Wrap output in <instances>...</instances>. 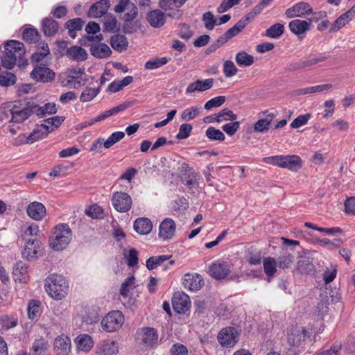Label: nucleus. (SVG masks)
I'll use <instances>...</instances> for the list:
<instances>
[{"instance_id": "1", "label": "nucleus", "mask_w": 355, "mask_h": 355, "mask_svg": "<svg viewBox=\"0 0 355 355\" xmlns=\"http://www.w3.org/2000/svg\"><path fill=\"white\" fill-rule=\"evenodd\" d=\"M26 50L24 44L17 40H10L5 44V54L1 59L3 67L8 69H12L19 59V67L25 65L26 61L23 59Z\"/></svg>"}, {"instance_id": "2", "label": "nucleus", "mask_w": 355, "mask_h": 355, "mask_svg": "<svg viewBox=\"0 0 355 355\" xmlns=\"http://www.w3.org/2000/svg\"><path fill=\"white\" fill-rule=\"evenodd\" d=\"M44 287L49 295L56 300L65 297L69 291L68 282L64 277L55 273L46 278Z\"/></svg>"}, {"instance_id": "3", "label": "nucleus", "mask_w": 355, "mask_h": 355, "mask_svg": "<svg viewBox=\"0 0 355 355\" xmlns=\"http://www.w3.org/2000/svg\"><path fill=\"white\" fill-rule=\"evenodd\" d=\"M72 239V231L67 224L62 223L55 226L49 238V245L54 250L65 249Z\"/></svg>"}, {"instance_id": "4", "label": "nucleus", "mask_w": 355, "mask_h": 355, "mask_svg": "<svg viewBox=\"0 0 355 355\" xmlns=\"http://www.w3.org/2000/svg\"><path fill=\"white\" fill-rule=\"evenodd\" d=\"M35 102L32 101H15L10 110L12 115L10 122L21 123L35 112Z\"/></svg>"}, {"instance_id": "5", "label": "nucleus", "mask_w": 355, "mask_h": 355, "mask_svg": "<svg viewBox=\"0 0 355 355\" xmlns=\"http://www.w3.org/2000/svg\"><path fill=\"white\" fill-rule=\"evenodd\" d=\"M263 162L291 171H297L302 167L301 158L295 155H275L263 158Z\"/></svg>"}, {"instance_id": "6", "label": "nucleus", "mask_w": 355, "mask_h": 355, "mask_svg": "<svg viewBox=\"0 0 355 355\" xmlns=\"http://www.w3.org/2000/svg\"><path fill=\"white\" fill-rule=\"evenodd\" d=\"M157 330L153 327L139 329L136 333V340L144 347L155 348L158 344Z\"/></svg>"}, {"instance_id": "7", "label": "nucleus", "mask_w": 355, "mask_h": 355, "mask_svg": "<svg viewBox=\"0 0 355 355\" xmlns=\"http://www.w3.org/2000/svg\"><path fill=\"white\" fill-rule=\"evenodd\" d=\"M124 322V317L121 311L110 312L101 321L103 329L107 332H114L118 330Z\"/></svg>"}, {"instance_id": "8", "label": "nucleus", "mask_w": 355, "mask_h": 355, "mask_svg": "<svg viewBox=\"0 0 355 355\" xmlns=\"http://www.w3.org/2000/svg\"><path fill=\"white\" fill-rule=\"evenodd\" d=\"M181 182L188 188L192 189L198 187V178L199 177L193 168L187 163L183 162L179 168Z\"/></svg>"}, {"instance_id": "9", "label": "nucleus", "mask_w": 355, "mask_h": 355, "mask_svg": "<svg viewBox=\"0 0 355 355\" xmlns=\"http://www.w3.org/2000/svg\"><path fill=\"white\" fill-rule=\"evenodd\" d=\"M85 76L84 68L70 69L67 72L64 85L78 89L80 86L86 84L87 79L83 77Z\"/></svg>"}, {"instance_id": "10", "label": "nucleus", "mask_w": 355, "mask_h": 355, "mask_svg": "<svg viewBox=\"0 0 355 355\" xmlns=\"http://www.w3.org/2000/svg\"><path fill=\"white\" fill-rule=\"evenodd\" d=\"M208 274L216 280H221L227 278L231 273V266L229 263L218 260L212 263L208 269Z\"/></svg>"}, {"instance_id": "11", "label": "nucleus", "mask_w": 355, "mask_h": 355, "mask_svg": "<svg viewBox=\"0 0 355 355\" xmlns=\"http://www.w3.org/2000/svg\"><path fill=\"white\" fill-rule=\"evenodd\" d=\"M50 49L47 43L43 42L37 45V51L33 53L31 61L36 65H49L51 63Z\"/></svg>"}, {"instance_id": "12", "label": "nucleus", "mask_w": 355, "mask_h": 355, "mask_svg": "<svg viewBox=\"0 0 355 355\" xmlns=\"http://www.w3.org/2000/svg\"><path fill=\"white\" fill-rule=\"evenodd\" d=\"M112 204L119 212H127L132 207L131 197L125 192H114L112 198Z\"/></svg>"}, {"instance_id": "13", "label": "nucleus", "mask_w": 355, "mask_h": 355, "mask_svg": "<svg viewBox=\"0 0 355 355\" xmlns=\"http://www.w3.org/2000/svg\"><path fill=\"white\" fill-rule=\"evenodd\" d=\"M217 338L223 347H232L238 342V334L234 327H227L218 333Z\"/></svg>"}, {"instance_id": "14", "label": "nucleus", "mask_w": 355, "mask_h": 355, "mask_svg": "<svg viewBox=\"0 0 355 355\" xmlns=\"http://www.w3.org/2000/svg\"><path fill=\"white\" fill-rule=\"evenodd\" d=\"M309 333L303 327L291 329L288 335V343L291 346L300 347L309 340Z\"/></svg>"}, {"instance_id": "15", "label": "nucleus", "mask_w": 355, "mask_h": 355, "mask_svg": "<svg viewBox=\"0 0 355 355\" xmlns=\"http://www.w3.org/2000/svg\"><path fill=\"white\" fill-rule=\"evenodd\" d=\"M81 45L89 47L91 55L98 59H106L112 54V50L109 46L103 42H93L92 44L81 42Z\"/></svg>"}, {"instance_id": "16", "label": "nucleus", "mask_w": 355, "mask_h": 355, "mask_svg": "<svg viewBox=\"0 0 355 355\" xmlns=\"http://www.w3.org/2000/svg\"><path fill=\"white\" fill-rule=\"evenodd\" d=\"M48 65H36L31 73L32 78L37 81L48 83L54 80L55 74Z\"/></svg>"}, {"instance_id": "17", "label": "nucleus", "mask_w": 355, "mask_h": 355, "mask_svg": "<svg viewBox=\"0 0 355 355\" xmlns=\"http://www.w3.org/2000/svg\"><path fill=\"white\" fill-rule=\"evenodd\" d=\"M172 304L175 312L185 313L191 306L190 298L183 292H176L172 299Z\"/></svg>"}, {"instance_id": "18", "label": "nucleus", "mask_w": 355, "mask_h": 355, "mask_svg": "<svg viewBox=\"0 0 355 355\" xmlns=\"http://www.w3.org/2000/svg\"><path fill=\"white\" fill-rule=\"evenodd\" d=\"M311 13H312L311 6L308 3L302 1L288 8L285 15L288 18H293L296 17H304Z\"/></svg>"}, {"instance_id": "19", "label": "nucleus", "mask_w": 355, "mask_h": 355, "mask_svg": "<svg viewBox=\"0 0 355 355\" xmlns=\"http://www.w3.org/2000/svg\"><path fill=\"white\" fill-rule=\"evenodd\" d=\"M184 287L191 291H199L204 285V279L199 274L184 275L183 277Z\"/></svg>"}, {"instance_id": "20", "label": "nucleus", "mask_w": 355, "mask_h": 355, "mask_svg": "<svg viewBox=\"0 0 355 355\" xmlns=\"http://www.w3.org/2000/svg\"><path fill=\"white\" fill-rule=\"evenodd\" d=\"M26 213L32 219L40 221L46 216V209L42 202L35 201L28 205Z\"/></svg>"}, {"instance_id": "21", "label": "nucleus", "mask_w": 355, "mask_h": 355, "mask_svg": "<svg viewBox=\"0 0 355 355\" xmlns=\"http://www.w3.org/2000/svg\"><path fill=\"white\" fill-rule=\"evenodd\" d=\"M110 6L109 0H100L91 6L87 16L90 18H98L107 13Z\"/></svg>"}, {"instance_id": "22", "label": "nucleus", "mask_w": 355, "mask_h": 355, "mask_svg": "<svg viewBox=\"0 0 355 355\" xmlns=\"http://www.w3.org/2000/svg\"><path fill=\"white\" fill-rule=\"evenodd\" d=\"M175 229V221L170 218H167L159 225V236L163 240L170 239L173 236Z\"/></svg>"}, {"instance_id": "23", "label": "nucleus", "mask_w": 355, "mask_h": 355, "mask_svg": "<svg viewBox=\"0 0 355 355\" xmlns=\"http://www.w3.org/2000/svg\"><path fill=\"white\" fill-rule=\"evenodd\" d=\"M288 27L293 34L303 38L306 32L310 30V22L307 20L294 19L289 22Z\"/></svg>"}, {"instance_id": "24", "label": "nucleus", "mask_w": 355, "mask_h": 355, "mask_svg": "<svg viewBox=\"0 0 355 355\" xmlns=\"http://www.w3.org/2000/svg\"><path fill=\"white\" fill-rule=\"evenodd\" d=\"M50 132L49 127L46 124L36 125L31 133L26 137L25 143L32 144L46 137Z\"/></svg>"}, {"instance_id": "25", "label": "nucleus", "mask_w": 355, "mask_h": 355, "mask_svg": "<svg viewBox=\"0 0 355 355\" xmlns=\"http://www.w3.org/2000/svg\"><path fill=\"white\" fill-rule=\"evenodd\" d=\"M213 78H207L205 80H197L193 83H190L186 89L187 94H191L194 92H205L212 87L214 84Z\"/></svg>"}, {"instance_id": "26", "label": "nucleus", "mask_w": 355, "mask_h": 355, "mask_svg": "<svg viewBox=\"0 0 355 355\" xmlns=\"http://www.w3.org/2000/svg\"><path fill=\"white\" fill-rule=\"evenodd\" d=\"M65 55L75 62H83L87 59L88 54L85 49L79 46H72L67 49Z\"/></svg>"}, {"instance_id": "27", "label": "nucleus", "mask_w": 355, "mask_h": 355, "mask_svg": "<svg viewBox=\"0 0 355 355\" xmlns=\"http://www.w3.org/2000/svg\"><path fill=\"white\" fill-rule=\"evenodd\" d=\"M28 266L19 261L13 267L12 275L15 282L26 283L29 279Z\"/></svg>"}, {"instance_id": "28", "label": "nucleus", "mask_w": 355, "mask_h": 355, "mask_svg": "<svg viewBox=\"0 0 355 355\" xmlns=\"http://www.w3.org/2000/svg\"><path fill=\"white\" fill-rule=\"evenodd\" d=\"M40 243V241L37 239L28 240L21 252L22 257L28 260L36 257L38 253Z\"/></svg>"}, {"instance_id": "29", "label": "nucleus", "mask_w": 355, "mask_h": 355, "mask_svg": "<svg viewBox=\"0 0 355 355\" xmlns=\"http://www.w3.org/2000/svg\"><path fill=\"white\" fill-rule=\"evenodd\" d=\"M263 114H266L265 118L259 119L254 125V130L257 132H263L268 131L271 123L275 117L273 113H268V111L263 112Z\"/></svg>"}, {"instance_id": "30", "label": "nucleus", "mask_w": 355, "mask_h": 355, "mask_svg": "<svg viewBox=\"0 0 355 355\" xmlns=\"http://www.w3.org/2000/svg\"><path fill=\"white\" fill-rule=\"evenodd\" d=\"M148 23L154 28H159L165 23V15L159 10L150 11L146 17Z\"/></svg>"}, {"instance_id": "31", "label": "nucleus", "mask_w": 355, "mask_h": 355, "mask_svg": "<svg viewBox=\"0 0 355 355\" xmlns=\"http://www.w3.org/2000/svg\"><path fill=\"white\" fill-rule=\"evenodd\" d=\"M152 228V222L147 218H139L134 223V230L141 235L149 234Z\"/></svg>"}, {"instance_id": "32", "label": "nucleus", "mask_w": 355, "mask_h": 355, "mask_svg": "<svg viewBox=\"0 0 355 355\" xmlns=\"http://www.w3.org/2000/svg\"><path fill=\"white\" fill-rule=\"evenodd\" d=\"M98 350L100 355H116L119 352L118 343L116 341H102Z\"/></svg>"}, {"instance_id": "33", "label": "nucleus", "mask_w": 355, "mask_h": 355, "mask_svg": "<svg viewBox=\"0 0 355 355\" xmlns=\"http://www.w3.org/2000/svg\"><path fill=\"white\" fill-rule=\"evenodd\" d=\"M111 46L118 52H122L127 49L128 42L123 35L116 34L110 38Z\"/></svg>"}, {"instance_id": "34", "label": "nucleus", "mask_w": 355, "mask_h": 355, "mask_svg": "<svg viewBox=\"0 0 355 355\" xmlns=\"http://www.w3.org/2000/svg\"><path fill=\"white\" fill-rule=\"evenodd\" d=\"M42 30L44 34L51 37L57 33L59 29L58 23L52 18L46 17L42 20Z\"/></svg>"}, {"instance_id": "35", "label": "nucleus", "mask_w": 355, "mask_h": 355, "mask_svg": "<svg viewBox=\"0 0 355 355\" xmlns=\"http://www.w3.org/2000/svg\"><path fill=\"white\" fill-rule=\"evenodd\" d=\"M77 348L83 352H89L94 345L92 338L87 334L80 335L75 340Z\"/></svg>"}, {"instance_id": "36", "label": "nucleus", "mask_w": 355, "mask_h": 355, "mask_svg": "<svg viewBox=\"0 0 355 355\" xmlns=\"http://www.w3.org/2000/svg\"><path fill=\"white\" fill-rule=\"evenodd\" d=\"M132 105L131 102H125L122 104H120L116 107H114L107 111H105L104 112L101 113L98 116L96 117L95 121H102L104 120L111 116L115 115L117 113L124 111L128 107Z\"/></svg>"}, {"instance_id": "37", "label": "nucleus", "mask_w": 355, "mask_h": 355, "mask_svg": "<svg viewBox=\"0 0 355 355\" xmlns=\"http://www.w3.org/2000/svg\"><path fill=\"white\" fill-rule=\"evenodd\" d=\"M84 24V21L80 18H75L68 20L65 24V28L69 30V35L71 37L75 38L76 36V32L80 31Z\"/></svg>"}, {"instance_id": "38", "label": "nucleus", "mask_w": 355, "mask_h": 355, "mask_svg": "<svg viewBox=\"0 0 355 355\" xmlns=\"http://www.w3.org/2000/svg\"><path fill=\"white\" fill-rule=\"evenodd\" d=\"M54 347L59 354H67L70 352L71 341L68 337H58L54 342Z\"/></svg>"}, {"instance_id": "39", "label": "nucleus", "mask_w": 355, "mask_h": 355, "mask_svg": "<svg viewBox=\"0 0 355 355\" xmlns=\"http://www.w3.org/2000/svg\"><path fill=\"white\" fill-rule=\"evenodd\" d=\"M332 88L331 84H324L316 86L309 87L306 88H302L297 90V95H306L311 94L316 92H321L324 90H328Z\"/></svg>"}, {"instance_id": "40", "label": "nucleus", "mask_w": 355, "mask_h": 355, "mask_svg": "<svg viewBox=\"0 0 355 355\" xmlns=\"http://www.w3.org/2000/svg\"><path fill=\"white\" fill-rule=\"evenodd\" d=\"M263 265L264 272L267 276L272 277L275 274L277 263L275 258L270 257L264 258L263 260Z\"/></svg>"}, {"instance_id": "41", "label": "nucleus", "mask_w": 355, "mask_h": 355, "mask_svg": "<svg viewBox=\"0 0 355 355\" xmlns=\"http://www.w3.org/2000/svg\"><path fill=\"white\" fill-rule=\"evenodd\" d=\"M35 114H37L39 117H43L46 114H55L57 112L56 106L54 103H46L44 106L40 107L37 104L35 103Z\"/></svg>"}, {"instance_id": "42", "label": "nucleus", "mask_w": 355, "mask_h": 355, "mask_svg": "<svg viewBox=\"0 0 355 355\" xmlns=\"http://www.w3.org/2000/svg\"><path fill=\"white\" fill-rule=\"evenodd\" d=\"M48 347V343L44 338L35 340L32 347L33 355H44Z\"/></svg>"}, {"instance_id": "43", "label": "nucleus", "mask_w": 355, "mask_h": 355, "mask_svg": "<svg viewBox=\"0 0 355 355\" xmlns=\"http://www.w3.org/2000/svg\"><path fill=\"white\" fill-rule=\"evenodd\" d=\"M23 39L28 43H36L39 41L40 35L35 28H27L23 31Z\"/></svg>"}, {"instance_id": "44", "label": "nucleus", "mask_w": 355, "mask_h": 355, "mask_svg": "<svg viewBox=\"0 0 355 355\" xmlns=\"http://www.w3.org/2000/svg\"><path fill=\"white\" fill-rule=\"evenodd\" d=\"M237 116L230 109L224 108L216 114H215L214 119L216 122L220 123L223 121H235Z\"/></svg>"}, {"instance_id": "45", "label": "nucleus", "mask_w": 355, "mask_h": 355, "mask_svg": "<svg viewBox=\"0 0 355 355\" xmlns=\"http://www.w3.org/2000/svg\"><path fill=\"white\" fill-rule=\"evenodd\" d=\"M103 31L105 32H114L118 30L116 18L112 15H106L104 17Z\"/></svg>"}, {"instance_id": "46", "label": "nucleus", "mask_w": 355, "mask_h": 355, "mask_svg": "<svg viewBox=\"0 0 355 355\" xmlns=\"http://www.w3.org/2000/svg\"><path fill=\"white\" fill-rule=\"evenodd\" d=\"M235 60L240 66L249 67L254 63V57L245 51L239 52L236 55Z\"/></svg>"}, {"instance_id": "47", "label": "nucleus", "mask_w": 355, "mask_h": 355, "mask_svg": "<svg viewBox=\"0 0 355 355\" xmlns=\"http://www.w3.org/2000/svg\"><path fill=\"white\" fill-rule=\"evenodd\" d=\"M171 256L168 255H160L155 257H150L146 261V267L148 270H151L160 266L165 261L168 260Z\"/></svg>"}, {"instance_id": "48", "label": "nucleus", "mask_w": 355, "mask_h": 355, "mask_svg": "<svg viewBox=\"0 0 355 355\" xmlns=\"http://www.w3.org/2000/svg\"><path fill=\"white\" fill-rule=\"evenodd\" d=\"M284 26L277 23L271 26L266 31V35L270 38H279L284 32Z\"/></svg>"}, {"instance_id": "49", "label": "nucleus", "mask_w": 355, "mask_h": 355, "mask_svg": "<svg viewBox=\"0 0 355 355\" xmlns=\"http://www.w3.org/2000/svg\"><path fill=\"white\" fill-rule=\"evenodd\" d=\"M17 82L16 76L9 71H3L0 73V85L2 87H10L14 85Z\"/></svg>"}, {"instance_id": "50", "label": "nucleus", "mask_w": 355, "mask_h": 355, "mask_svg": "<svg viewBox=\"0 0 355 355\" xmlns=\"http://www.w3.org/2000/svg\"><path fill=\"white\" fill-rule=\"evenodd\" d=\"M297 270L303 274H308L314 270V266L309 258H303L297 263Z\"/></svg>"}, {"instance_id": "51", "label": "nucleus", "mask_w": 355, "mask_h": 355, "mask_svg": "<svg viewBox=\"0 0 355 355\" xmlns=\"http://www.w3.org/2000/svg\"><path fill=\"white\" fill-rule=\"evenodd\" d=\"M205 135L211 141H223L225 139V135L214 127H209L205 132Z\"/></svg>"}, {"instance_id": "52", "label": "nucleus", "mask_w": 355, "mask_h": 355, "mask_svg": "<svg viewBox=\"0 0 355 355\" xmlns=\"http://www.w3.org/2000/svg\"><path fill=\"white\" fill-rule=\"evenodd\" d=\"M18 321L13 317L4 315L0 317V326L4 330H8L17 325Z\"/></svg>"}, {"instance_id": "53", "label": "nucleus", "mask_w": 355, "mask_h": 355, "mask_svg": "<svg viewBox=\"0 0 355 355\" xmlns=\"http://www.w3.org/2000/svg\"><path fill=\"white\" fill-rule=\"evenodd\" d=\"M125 133L121 131H117L113 132L110 137L104 141L103 146L105 148H110L112 146L123 139Z\"/></svg>"}, {"instance_id": "54", "label": "nucleus", "mask_w": 355, "mask_h": 355, "mask_svg": "<svg viewBox=\"0 0 355 355\" xmlns=\"http://www.w3.org/2000/svg\"><path fill=\"white\" fill-rule=\"evenodd\" d=\"M351 20L347 16L346 17L345 14H343L338 18H337L335 21L331 25L329 33H335L345 26L348 21Z\"/></svg>"}, {"instance_id": "55", "label": "nucleus", "mask_w": 355, "mask_h": 355, "mask_svg": "<svg viewBox=\"0 0 355 355\" xmlns=\"http://www.w3.org/2000/svg\"><path fill=\"white\" fill-rule=\"evenodd\" d=\"M202 20L204 22L205 27L208 30H212L217 25V20L210 11L206 12L202 15Z\"/></svg>"}, {"instance_id": "56", "label": "nucleus", "mask_w": 355, "mask_h": 355, "mask_svg": "<svg viewBox=\"0 0 355 355\" xmlns=\"http://www.w3.org/2000/svg\"><path fill=\"white\" fill-rule=\"evenodd\" d=\"M40 312V302L35 300H32L29 302L28 305V315L30 319H35L39 315Z\"/></svg>"}, {"instance_id": "57", "label": "nucleus", "mask_w": 355, "mask_h": 355, "mask_svg": "<svg viewBox=\"0 0 355 355\" xmlns=\"http://www.w3.org/2000/svg\"><path fill=\"white\" fill-rule=\"evenodd\" d=\"M99 89L86 88L83 91L80 96V100L82 102H89L94 98L98 94Z\"/></svg>"}, {"instance_id": "58", "label": "nucleus", "mask_w": 355, "mask_h": 355, "mask_svg": "<svg viewBox=\"0 0 355 355\" xmlns=\"http://www.w3.org/2000/svg\"><path fill=\"white\" fill-rule=\"evenodd\" d=\"M168 60L167 58H156L155 60H150L146 62L145 68L146 69L153 70L161 67L166 64Z\"/></svg>"}, {"instance_id": "59", "label": "nucleus", "mask_w": 355, "mask_h": 355, "mask_svg": "<svg viewBox=\"0 0 355 355\" xmlns=\"http://www.w3.org/2000/svg\"><path fill=\"white\" fill-rule=\"evenodd\" d=\"M135 278L134 275L127 277L125 281L121 284L120 288V294L124 297H128L129 296V287L135 284Z\"/></svg>"}, {"instance_id": "60", "label": "nucleus", "mask_w": 355, "mask_h": 355, "mask_svg": "<svg viewBox=\"0 0 355 355\" xmlns=\"http://www.w3.org/2000/svg\"><path fill=\"white\" fill-rule=\"evenodd\" d=\"M199 114V109L197 107H191L185 109L181 114L183 121H190L195 119Z\"/></svg>"}, {"instance_id": "61", "label": "nucleus", "mask_w": 355, "mask_h": 355, "mask_svg": "<svg viewBox=\"0 0 355 355\" xmlns=\"http://www.w3.org/2000/svg\"><path fill=\"white\" fill-rule=\"evenodd\" d=\"M238 69L231 60H227L223 64V73L225 77L230 78L236 74Z\"/></svg>"}, {"instance_id": "62", "label": "nucleus", "mask_w": 355, "mask_h": 355, "mask_svg": "<svg viewBox=\"0 0 355 355\" xmlns=\"http://www.w3.org/2000/svg\"><path fill=\"white\" fill-rule=\"evenodd\" d=\"M226 100L225 96H220L217 97H214L209 101H208L205 104V109L207 110H211L213 107H218L222 105Z\"/></svg>"}, {"instance_id": "63", "label": "nucleus", "mask_w": 355, "mask_h": 355, "mask_svg": "<svg viewBox=\"0 0 355 355\" xmlns=\"http://www.w3.org/2000/svg\"><path fill=\"white\" fill-rule=\"evenodd\" d=\"M85 214L92 218H103V209L97 205H93L89 209H86Z\"/></svg>"}, {"instance_id": "64", "label": "nucleus", "mask_w": 355, "mask_h": 355, "mask_svg": "<svg viewBox=\"0 0 355 355\" xmlns=\"http://www.w3.org/2000/svg\"><path fill=\"white\" fill-rule=\"evenodd\" d=\"M244 28L243 22H237L233 27L228 29L224 34L227 40L238 35Z\"/></svg>"}]
</instances>
